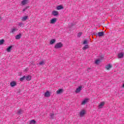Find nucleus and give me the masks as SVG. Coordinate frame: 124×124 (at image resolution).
<instances>
[{
  "label": "nucleus",
  "mask_w": 124,
  "mask_h": 124,
  "mask_svg": "<svg viewBox=\"0 0 124 124\" xmlns=\"http://www.w3.org/2000/svg\"><path fill=\"white\" fill-rule=\"evenodd\" d=\"M62 46H63V45H62V43L60 42V43H57L55 46L54 47L55 48V49H60V48H62Z\"/></svg>",
  "instance_id": "obj_1"
},
{
  "label": "nucleus",
  "mask_w": 124,
  "mask_h": 124,
  "mask_svg": "<svg viewBox=\"0 0 124 124\" xmlns=\"http://www.w3.org/2000/svg\"><path fill=\"white\" fill-rule=\"evenodd\" d=\"M90 102V99L86 98L85 99H84V100L82 101V102H81V105H86V104H87V103H88V102Z\"/></svg>",
  "instance_id": "obj_2"
},
{
  "label": "nucleus",
  "mask_w": 124,
  "mask_h": 124,
  "mask_svg": "<svg viewBox=\"0 0 124 124\" xmlns=\"http://www.w3.org/2000/svg\"><path fill=\"white\" fill-rule=\"evenodd\" d=\"M105 105V102H101L98 105V107L99 109H102L103 106Z\"/></svg>",
  "instance_id": "obj_3"
},
{
  "label": "nucleus",
  "mask_w": 124,
  "mask_h": 124,
  "mask_svg": "<svg viewBox=\"0 0 124 124\" xmlns=\"http://www.w3.org/2000/svg\"><path fill=\"white\" fill-rule=\"evenodd\" d=\"M124 53L122 52L118 54L117 57L118 59H123L124 58Z\"/></svg>",
  "instance_id": "obj_4"
},
{
  "label": "nucleus",
  "mask_w": 124,
  "mask_h": 124,
  "mask_svg": "<svg viewBox=\"0 0 124 124\" xmlns=\"http://www.w3.org/2000/svg\"><path fill=\"white\" fill-rule=\"evenodd\" d=\"M103 56H102L100 57V58L99 59H97L95 61V64H99V63H100V61H101V60H103Z\"/></svg>",
  "instance_id": "obj_5"
},
{
  "label": "nucleus",
  "mask_w": 124,
  "mask_h": 124,
  "mask_svg": "<svg viewBox=\"0 0 124 124\" xmlns=\"http://www.w3.org/2000/svg\"><path fill=\"white\" fill-rule=\"evenodd\" d=\"M30 3V0H22L21 1L22 5H25V4H28Z\"/></svg>",
  "instance_id": "obj_6"
},
{
  "label": "nucleus",
  "mask_w": 124,
  "mask_h": 124,
  "mask_svg": "<svg viewBox=\"0 0 124 124\" xmlns=\"http://www.w3.org/2000/svg\"><path fill=\"white\" fill-rule=\"evenodd\" d=\"M85 114H86V110L83 109L82 110H81L79 112V115L80 117H84V116L85 115Z\"/></svg>",
  "instance_id": "obj_7"
},
{
  "label": "nucleus",
  "mask_w": 124,
  "mask_h": 124,
  "mask_svg": "<svg viewBox=\"0 0 124 124\" xmlns=\"http://www.w3.org/2000/svg\"><path fill=\"white\" fill-rule=\"evenodd\" d=\"M44 95L45 97H49L51 96V94L50 93V92L49 91H46Z\"/></svg>",
  "instance_id": "obj_8"
},
{
  "label": "nucleus",
  "mask_w": 124,
  "mask_h": 124,
  "mask_svg": "<svg viewBox=\"0 0 124 124\" xmlns=\"http://www.w3.org/2000/svg\"><path fill=\"white\" fill-rule=\"evenodd\" d=\"M82 88H83V86H80L78 88H77L76 90V93H80L81 91L82 90Z\"/></svg>",
  "instance_id": "obj_9"
},
{
  "label": "nucleus",
  "mask_w": 124,
  "mask_h": 124,
  "mask_svg": "<svg viewBox=\"0 0 124 124\" xmlns=\"http://www.w3.org/2000/svg\"><path fill=\"white\" fill-rule=\"evenodd\" d=\"M103 35H104V32L100 31L98 32V33L96 35V36H99V37H101V36H103Z\"/></svg>",
  "instance_id": "obj_10"
},
{
  "label": "nucleus",
  "mask_w": 124,
  "mask_h": 124,
  "mask_svg": "<svg viewBox=\"0 0 124 124\" xmlns=\"http://www.w3.org/2000/svg\"><path fill=\"white\" fill-rule=\"evenodd\" d=\"M112 68V65L111 64H108V65H106L105 68L107 70H109L110 68Z\"/></svg>",
  "instance_id": "obj_11"
},
{
  "label": "nucleus",
  "mask_w": 124,
  "mask_h": 124,
  "mask_svg": "<svg viewBox=\"0 0 124 124\" xmlns=\"http://www.w3.org/2000/svg\"><path fill=\"white\" fill-rule=\"evenodd\" d=\"M25 79L26 81H31V76L30 75L25 76Z\"/></svg>",
  "instance_id": "obj_12"
},
{
  "label": "nucleus",
  "mask_w": 124,
  "mask_h": 124,
  "mask_svg": "<svg viewBox=\"0 0 124 124\" xmlns=\"http://www.w3.org/2000/svg\"><path fill=\"white\" fill-rule=\"evenodd\" d=\"M52 14L53 16H58L59 15V12L57 11H53Z\"/></svg>",
  "instance_id": "obj_13"
},
{
  "label": "nucleus",
  "mask_w": 124,
  "mask_h": 124,
  "mask_svg": "<svg viewBox=\"0 0 124 124\" xmlns=\"http://www.w3.org/2000/svg\"><path fill=\"white\" fill-rule=\"evenodd\" d=\"M57 22V18H52L50 20V24H55Z\"/></svg>",
  "instance_id": "obj_14"
},
{
  "label": "nucleus",
  "mask_w": 124,
  "mask_h": 124,
  "mask_svg": "<svg viewBox=\"0 0 124 124\" xmlns=\"http://www.w3.org/2000/svg\"><path fill=\"white\" fill-rule=\"evenodd\" d=\"M16 85H17V83L16 82V81H12L10 83V85L12 87H15V86H16Z\"/></svg>",
  "instance_id": "obj_15"
},
{
  "label": "nucleus",
  "mask_w": 124,
  "mask_h": 124,
  "mask_svg": "<svg viewBox=\"0 0 124 124\" xmlns=\"http://www.w3.org/2000/svg\"><path fill=\"white\" fill-rule=\"evenodd\" d=\"M63 92V89H59L56 91V93L57 94H60V93H62Z\"/></svg>",
  "instance_id": "obj_16"
},
{
  "label": "nucleus",
  "mask_w": 124,
  "mask_h": 124,
  "mask_svg": "<svg viewBox=\"0 0 124 124\" xmlns=\"http://www.w3.org/2000/svg\"><path fill=\"white\" fill-rule=\"evenodd\" d=\"M63 7L62 5H59L56 7L57 10H61V9H63Z\"/></svg>",
  "instance_id": "obj_17"
},
{
  "label": "nucleus",
  "mask_w": 124,
  "mask_h": 124,
  "mask_svg": "<svg viewBox=\"0 0 124 124\" xmlns=\"http://www.w3.org/2000/svg\"><path fill=\"white\" fill-rule=\"evenodd\" d=\"M28 18H29L28 16H24L22 17V21H26V20H28Z\"/></svg>",
  "instance_id": "obj_18"
},
{
  "label": "nucleus",
  "mask_w": 124,
  "mask_h": 124,
  "mask_svg": "<svg viewBox=\"0 0 124 124\" xmlns=\"http://www.w3.org/2000/svg\"><path fill=\"white\" fill-rule=\"evenodd\" d=\"M21 36H22V34H19L16 36V39H20L21 38Z\"/></svg>",
  "instance_id": "obj_19"
},
{
  "label": "nucleus",
  "mask_w": 124,
  "mask_h": 124,
  "mask_svg": "<svg viewBox=\"0 0 124 124\" xmlns=\"http://www.w3.org/2000/svg\"><path fill=\"white\" fill-rule=\"evenodd\" d=\"M82 49L83 50H84V51L87 50V49H89V45H86L85 46H84Z\"/></svg>",
  "instance_id": "obj_20"
},
{
  "label": "nucleus",
  "mask_w": 124,
  "mask_h": 124,
  "mask_svg": "<svg viewBox=\"0 0 124 124\" xmlns=\"http://www.w3.org/2000/svg\"><path fill=\"white\" fill-rule=\"evenodd\" d=\"M55 42H56V40L55 39H52L50 41V44H51V45L54 44V43H55Z\"/></svg>",
  "instance_id": "obj_21"
},
{
  "label": "nucleus",
  "mask_w": 124,
  "mask_h": 124,
  "mask_svg": "<svg viewBox=\"0 0 124 124\" xmlns=\"http://www.w3.org/2000/svg\"><path fill=\"white\" fill-rule=\"evenodd\" d=\"M25 79H26V76H24L23 77L20 78L19 80L21 81V82H23Z\"/></svg>",
  "instance_id": "obj_22"
},
{
  "label": "nucleus",
  "mask_w": 124,
  "mask_h": 124,
  "mask_svg": "<svg viewBox=\"0 0 124 124\" xmlns=\"http://www.w3.org/2000/svg\"><path fill=\"white\" fill-rule=\"evenodd\" d=\"M39 64V65H44V64H45V62L44 61H41Z\"/></svg>",
  "instance_id": "obj_23"
},
{
  "label": "nucleus",
  "mask_w": 124,
  "mask_h": 124,
  "mask_svg": "<svg viewBox=\"0 0 124 124\" xmlns=\"http://www.w3.org/2000/svg\"><path fill=\"white\" fill-rule=\"evenodd\" d=\"M12 46H10L7 48V52H11Z\"/></svg>",
  "instance_id": "obj_24"
},
{
  "label": "nucleus",
  "mask_w": 124,
  "mask_h": 124,
  "mask_svg": "<svg viewBox=\"0 0 124 124\" xmlns=\"http://www.w3.org/2000/svg\"><path fill=\"white\" fill-rule=\"evenodd\" d=\"M36 122L34 120H32L30 121V124H35Z\"/></svg>",
  "instance_id": "obj_25"
},
{
  "label": "nucleus",
  "mask_w": 124,
  "mask_h": 124,
  "mask_svg": "<svg viewBox=\"0 0 124 124\" xmlns=\"http://www.w3.org/2000/svg\"><path fill=\"white\" fill-rule=\"evenodd\" d=\"M24 23H23L22 22H19L18 26V28H21V27H22V26H23Z\"/></svg>",
  "instance_id": "obj_26"
},
{
  "label": "nucleus",
  "mask_w": 124,
  "mask_h": 124,
  "mask_svg": "<svg viewBox=\"0 0 124 124\" xmlns=\"http://www.w3.org/2000/svg\"><path fill=\"white\" fill-rule=\"evenodd\" d=\"M16 31H17L16 28H14L12 29V31H11V32H12V33H14V32H15Z\"/></svg>",
  "instance_id": "obj_27"
},
{
  "label": "nucleus",
  "mask_w": 124,
  "mask_h": 124,
  "mask_svg": "<svg viewBox=\"0 0 124 124\" xmlns=\"http://www.w3.org/2000/svg\"><path fill=\"white\" fill-rule=\"evenodd\" d=\"M4 43V40L2 39L0 40V45H2L3 43Z\"/></svg>",
  "instance_id": "obj_28"
},
{
  "label": "nucleus",
  "mask_w": 124,
  "mask_h": 124,
  "mask_svg": "<svg viewBox=\"0 0 124 124\" xmlns=\"http://www.w3.org/2000/svg\"><path fill=\"white\" fill-rule=\"evenodd\" d=\"M29 8L30 7L29 6L26 7L24 9L22 10L23 12H25V11H26V10H27V9H28V8Z\"/></svg>",
  "instance_id": "obj_29"
},
{
  "label": "nucleus",
  "mask_w": 124,
  "mask_h": 124,
  "mask_svg": "<svg viewBox=\"0 0 124 124\" xmlns=\"http://www.w3.org/2000/svg\"><path fill=\"white\" fill-rule=\"evenodd\" d=\"M82 32H79L78 34V37H81V36H82Z\"/></svg>",
  "instance_id": "obj_30"
},
{
  "label": "nucleus",
  "mask_w": 124,
  "mask_h": 124,
  "mask_svg": "<svg viewBox=\"0 0 124 124\" xmlns=\"http://www.w3.org/2000/svg\"><path fill=\"white\" fill-rule=\"evenodd\" d=\"M22 112H23L22 111V110L19 109V110H18L17 111V114H18V115H21V114H22Z\"/></svg>",
  "instance_id": "obj_31"
},
{
  "label": "nucleus",
  "mask_w": 124,
  "mask_h": 124,
  "mask_svg": "<svg viewBox=\"0 0 124 124\" xmlns=\"http://www.w3.org/2000/svg\"><path fill=\"white\" fill-rule=\"evenodd\" d=\"M83 44H84V45H86V44H88V41L84 40L83 42Z\"/></svg>",
  "instance_id": "obj_32"
},
{
  "label": "nucleus",
  "mask_w": 124,
  "mask_h": 124,
  "mask_svg": "<svg viewBox=\"0 0 124 124\" xmlns=\"http://www.w3.org/2000/svg\"><path fill=\"white\" fill-rule=\"evenodd\" d=\"M29 68H26L24 70V72H28V71H29Z\"/></svg>",
  "instance_id": "obj_33"
},
{
  "label": "nucleus",
  "mask_w": 124,
  "mask_h": 124,
  "mask_svg": "<svg viewBox=\"0 0 124 124\" xmlns=\"http://www.w3.org/2000/svg\"><path fill=\"white\" fill-rule=\"evenodd\" d=\"M50 117H51V119H53V118H54V114L51 113L50 114Z\"/></svg>",
  "instance_id": "obj_34"
}]
</instances>
